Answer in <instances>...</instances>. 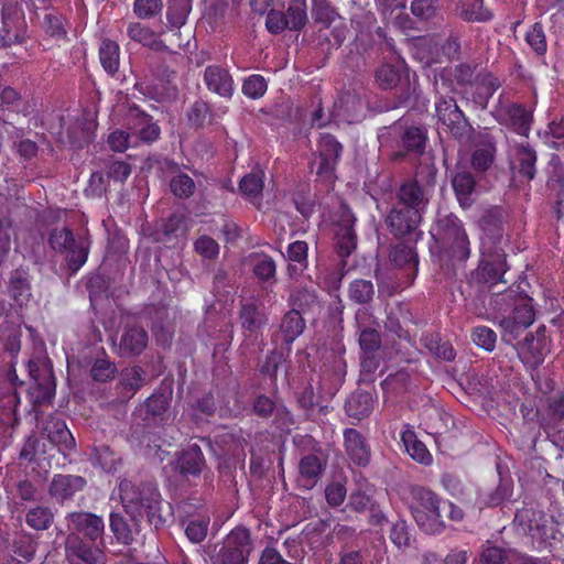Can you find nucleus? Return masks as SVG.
I'll return each instance as SVG.
<instances>
[{
    "label": "nucleus",
    "instance_id": "58",
    "mask_svg": "<svg viewBox=\"0 0 564 564\" xmlns=\"http://www.w3.org/2000/svg\"><path fill=\"white\" fill-rule=\"evenodd\" d=\"M312 15L316 23L328 28L338 18L336 9L327 0H314Z\"/></svg>",
    "mask_w": 564,
    "mask_h": 564
},
{
    "label": "nucleus",
    "instance_id": "16",
    "mask_svg": "<svg viewBox=\"0 0 564 564\" xmlns=\"http://www.w3.org/2000/svg\"><path fill=\"white\" fill-rule=\"evenodd\" d=\"M252 413L261 419L273 416V423L280 431L289 430L294 424L292 413L283 403H276L272 398L260 393L252 401Z\"/></svg>",
    "mask_w": 564,
    "mask_h": 564
},
{
    "label": "nucleus",
    "instance_id": "2",
    "mask_svg": "<svg viewBox=\"0 0 564 564\" xmlns=\"http://www.w3.org/2000/svg\"><path fill=\"white\" fill-rule=\"evenodd\" d=\"M375 82L382 90H393V96L383 102L381 109L384 111L409 108L424 111L425 100L420 101L416 82L410 80L408 68L403 64H382L375 72Z\"/></svg>",
    "mask_w": 564,
    "mask_h": 564
},
{
    "label": "nucleus",
    "instance_id": "62",
    "mask_svg": "<svg viewBox=\"0 0 564 564\" xmlns=\"http://www.w3.org/2000/svg\"><path fill=\"white\" fill-rule=\"evenodd\" d=\"M377 328L372 327L357 332L361 354H378L381 348V336Z\"/></svg>",
    "mask_w": 564,
    "mask_h": 564
},
{
    "label": "nucleus",
    "instance_id": "27",
    "mask_svg": "<svg viewBox=\"0 0 564 564\" xmlns=\"http://www.w3.org/2000/svg\"><path fill=\"white\" fill-rule=\"evenodd\" d=\"M130 516L128 520L121 512H111L109 516V527L116 540L123 545H130L134 540V533L139 532V519L134 511L127 512Z\"/></svg>",
    "mask_w": 564,
    "mask_h": 564
},
{
    "label": "nucleus",
    "instance_id": "31",
    "mask_svg": "<svg viewBox=\"0 0 564 564\" xmlns=\"http://www.w3.org/2000/svg\"><path fill=\"white\" fill-rule=\"evenodd\" d=\"M427 131L424 127H408L401 135V147L404 151L395 152L392 156L393 160L403 159L405 153L422 155L425 151Z\"/></svg>",
    "mask_w": 564,
    "mask_h": 564
},
{
    "label": "nucleus",
    "instance_id": "55",
    "mask_svg": "<svg viewBox=\"0 0 564 564\" xmlns=\"http://www.w3.org/2000/svg\"><path fill=\"white\" fill-rule=\"evenodd\" d=\"M424 346L431 354L440 359L446 361H452L455 359V351L452 344L449 341L442 340L438 334H431L425 336Z\"/></svg>",
    "mask_w": 564,
    "mask_h": 564
},
{
    "label": "nucleus",
    "instance_id": "20",
    "mask_svg": "<svg viewBox=\"0 0 564 564\" xmlns=\"http://www.w3.org/2000/svg\"><path fill=\"white\" fill-rule=\"evenodd\" d=\"M149 335L145 328L135 323L123 326L119 341L118 354L123 358L140 356L148 347Z\"/></svg>",
    "mask_w": 564,
    "mask_h": 564
},
{
    "label": "nucleus",
    "instance_id": "50",
    "mask_svg": "<svg viewBox=\"0 0 564 564\" xmlns=\"http://www.w3.org/2000/svg\"><path fill=\"white\" fill-rule=\"evenodd\" d=\"M498 474L500 477L499 484L496 489L490 492L485 501L487 507H497L503 501L509 500L513 492V481L511 477H503L500 470V465H497Z\"/></svg>",
    "mask_w": 564,
    "mask_h": 564
},
{
    "label": "nucleus",
    "instance_id": "59",
    "mask_svg": "<svg viewBox=\"0 0 564 564\" xmlns=\"http://www.w3.org/2000/svg\"><path fill=\"white\" fill-rule=\"evenodd\" d=\"M285 348L281 347L280 350L273 349L268 352L264 361L261 364L259 371L263 376H268L272 383L275 384L279 366L284 360Z\"/></svg>",
    "mask_w": 564,
    "mask_h": 564
},
{
    "label": "nucleus",
    "instance_id": "21",
    "mask_svg": "<svg viewBox=\"0 0 564 564\" xmlns=\"http://www.w3.org/2000/svg\"><path fill=\"white\" fill-rule=\"evenodd\" d=\"M68 530L74 534H83L90 542L101 540L105 531V523L101 517L85 511L72 512L67 516Z\"/></svg>",
    "mask_w": 564,
    "mask_h": 564
},
{
    "label": "nucleus",
    "instance_id": "29",
    "mask_svg": "<svg viewBox=\"0 0 564 564\" xmlns=\"http://www.w3.org/2000/svg\"><path fill=\"white\" fill-rule=\"evenodd\" d=\"M239 321L243 330L250 334L258 333L268 323L263 304L254 300L241 303Z\"/></svg>",
    "mask_w": 564,
    "mask_h": 564
},
{
    "label": "nucleus",
    "instance_id": "19",
    "mask_svg": "<svg viewBox=\"0 0 564 564\" xmlns=\"http://www.w3.org/2000/svg\"><path fill=\"white\" fill-rule=\"evenodd\" d=\"M87 480L78 475L55 474L48 484V496L59 505L73 500L77 492L84 490Z\"/></svg>",
    "mask_w": 564,
    "mask_h": 564
},
{
    "label": "nucleus",
    "instance_id": "49",
    "mask_svg": "<svg viewBox=\"0 0 564 564\" xmlns=\"http://www.w3.org/2000/svg\"><path fill=\"white\" fill-rule=\"evenodd\" d=\"M91 460L95 465L100 466L102 470L113 473L117 470L120 457L110 448V446L101 444L94 447Z\"/></svg>",
    "mask_w": 564,
    "mask_h": 564
},
{
    "label": "nucleus",
    "instance_id": "37",
    "mask_svg": "<svg viewBox=\"0 0 564 564\" xmlns=\"http://www.w3.org/2000/svg\"><path fill=\"white\" fill-rule=\"evenodd\" d=\"M24 24L23 17L3 15L0 29V48H8L14 43H24L26 39Z\"/></svg>",
    "mask_w": 564,
    "mask_h": 564
},
{
    "label": "nucleus",
    "instance_id": "61",
    "mask_svg": "<svg viewBox=\"0 0 564 564\" xmlns=\"http://www.w3.org/2000/svg\"><path fill=\"white\" fill-rule=\"evenodd\" d=\"M547 426L557 434L564 426V395L555 397L549 404Z\"/></svg>",
    "mask_w": 564,
    "mask_h": 564
},
{
    "label": "nucleus",
    "instance_id": "36",
    "mask_svg": "<svg viewBox=\"0 0 564 564\" xmlns=\"http://www.w3.org/2000/svg\"><path fill=\"white\" fill-rule=\"evenodd\" d=\"M375 408V399L368 391L356 390L345 402V411L349 417L361 421L368 417Z\"/></svg>",
    "mask_w": 564,
    "mask_h": 564
},
{
    "label": "nucleus",
    "instance_id": "64",
    "mask_svg": "<svg viewBox=\"0 0 564 564\" xmlns=\"http://www.w3.org/2000/svg\"><path fill=\"white\" fill-rule=\"evenodd\" d=\"M116 365L107 358H97L90 369L91 378L97 382H107L115 378Z\"/></svg>",
    "mask_w": 564,
    "mask_h": 564
},
{
    "label": "nucleus",
    "instance_id": "39",
    "mask_svg": "<svg viewBox=\"0 0 564 564\" xmlns=\"http://www.w3.org/2000/svg\"><path fill=\"white\" fill-rule=\"evenodd\" d=\"M409 241H400L392 246L390 250V260L395 267L405 268L411 271L409 275L414 278L417 272L419 257L414 247Z\"/></svg>",
    "mask_w": 564,
    "mask_h": 564
},
{
    "label": "nucleus",
    "instance_id": "57",
    "mask_svg": "<svg viewBox=\"0 0 564 564\" xmlns=\"http://www.w3.org/2000/svg\"><path fill=\"white\" fill-rule=\"evenodd\" d=\"M368 553V550L361 547L358 542L355 544L345 543L339 552L338 564H365Z\"/></svg>",
    "mask_w": 564,
    "mask_h": 564
},
{
    "label": "nucleus",
    "instance_id": "5",
    "mask_svg": "<svg viewBox=\"0 0 564 564\" xmlns=\"http://www.w3.org/2000/svg\"><path fill=\"white\" fill-rule=\"evenodd\" d=\"M412 516L416 524L427 534H440L445 530L442 499L431 489L416 486L411 490Z\"/></svg>",
    "mask_w": 564,
    "mask_h": 564
},
{
    "label": "nucleus",
    "instance_id": "52",
    "mask_svg": "<svg viewBox=\"0 0 564 564\" xmlns=\"http://www.w3.org/2000/svg\"><path fill=\"white\" fill-rule=\"evenodd\" d=\"M99 56L105 70L113 75L119 68V45L111 40L102 41Z\"/></svg>",
    "mask_w": 564,
    "mask_h": 564
},
{
    "label": "nucleus",
    "instance_id": "34",
    "mask_svg": "<svg viewBox=\"0 0 564 564\" xmlns=\"http://www.w3.org/2000/svg\"><path fill=\"white\" fill-rule=\"evenodd\" d=\"M500 86V80L490 73L477 76L470 97L473 105L480 110H486L490 98Z\"/></svg>",
    "mask_w": 564,
    "mask_h": 564
},
{
    "label": "nucleus",
    "instance_id": "33",
    "mask_svg": "<svg viewBox=\"0 0 564 564\" xmlns=\"http://www.w3.org/2000/svg\"><path fill=\"white\" fill-rule=\"evenodd\" d=\"M452 186L459 205L468 208L474 203L473 194L476 188V181L473 173L465 167H456L452 176Z\"/></svg>",
    "mask_w": 564,
    "mask_h": 564
},
{
    "label": "nucleus",
    "instance_id": "4",
    "mask_svg": "<svg viewBox=\"0 0 564 564\" xmlns=\"http://www.w3.org/2000/svg\"><path fill=\"white\" fill-rule=\"evenodd\" d=\"M478 265L467 276V284L476 293H485L498 283H507L505 274L509 267L506 253L500 247H487L486 242L480 248Z\"/></svg>",
    "mask_w": 564,
    "mask_h": 564
},
{
    "label": "nucleus",
    "instance_id": "18",
    "mask_svg": "<svg viewBox=\"0 0 564 564\" xmlns=\"http://www.w3.org/2000/svg\"><path fill=\"white\" fill-rule=\"evenodd\" d=\"M42 435L66 457L76 447V442L64 420L50 415L43 423Z\"/></svg>",
    "mask_w": 564,
    "mask_h": 564
},
{
    "label": "nucleus",
    "instance_id": "43",
    "mask_svg": "<svg viewBox=\"0 0 564 564\" xmlns=\"http://www.w3.org/2000/svg\"><path fill=\"white\" fill-rule=\"evenodd\" d=\"M289 303L292 308L300 310L301 315L314 311L315 307H321L316 291L307 286L295 288L290 294Z\"/></svg>",
    "mask_w": 564,
    "mask_h": 564
},
{
    "label": "nucleus",
    "instance_id": "60",
    "mask_svg": "<svg viewBox=\"0 0 564 564\" xmlns=\"http://www.w3.org/2000/svg\"><path fill=\"white\" fill-rule=\"evenodd\" d=\"M460 18L467 22H488L492 19V13L484 6L482 0H474L463 8Z\"/></svg>",
    "mask_w": 564,
    "mask_h": 564
},
{
    "label": "nucleus",
    "instance_id": "30",
    "mask_svg": "<svg viewBox=\"0 0 564 564\" xmlns=\"http://www.w3.org/2000/svg\"><path fill=\"white\" fill-rule=\"evenodd\" d=\"M305 329V321L300 314V310L291 308L284 314L280 324V332L282 344L281 347L285 348L286 355L291 351L292 343Z\"/></svg>",
    "mask_w": 564,
    "mask_h": 564
},
{
    "label": "nucleus",
    "instance_id": "32",
    "mask_svg": "<svg viewBox=\"0 0 564 564\" xmlns=\"http://www.w3.org/2000/svg\"><path fill=\"white\" fill-rule=\"evenodd\" d=\"M326 468V462L322 460L315 454H308L301 458L299 463L300 485L306 489H312L322 478Z\"/></svg>",
    "mask_w": 564,
    "mask_h": 564
},
{
    "label": "nucleus",
    "instance_id": "15",
    "mask_svg": "<svg viewBox=\"0 0 564 564\" xmlns=\"http://www.w3.org/2000/svg\"><path fill=\"white\" fill-rule=\"evenodd\" d=\"M29 373L34 383L30 387V394L34 405L50 404L55 395V378L52 368L40 367L36 362L29 361Z\"/></svg>",
    "mask_w": 564,
    "mask_h": 564
},
{
    "label": "nucleus",
    "instance_id": "23",
    "mask_svg": "<svg viewBox=\"0 0 564 564\" xmlns=\"http://www.w3.org/2000/svg\"><path fill=\"white\" fill-rule=\"evenodd\" d=\"M355 216L349 209L343 210L335 230V248L340 258H346L357 247V236L354 229Z\"/></svg>",
    "mask_w": 564,
    "mask_h": 564
},
{
    "label": "nucleus",
    "instance_id": "63",
    "mask_svg": "<svg viewBox=\"0 0 564 564\" xmlns=\"http://www.w3.org/2000/svg\"><path fill=\"white\" fill-rule=\"evenodd\" d=\"M262 177L263 172L260 170L245 175L239 183L240 192L249 197L259 196L263 189Z\"/></svg>",
    "mask_w": 564,
    "mask_h": 564
},
{
    "label": "nucleus",
    "instance_id": "53",
    "mask_svg": "<svg viewBox=\"0 0 564 564\" xmlns=\"http://www.w3.org/2000/svg\"><path fill=\"white\" fill-rule=\"evenodd\" d=\"M187 120L191 127L196 129L205 127L212 121V110L209 105L203 99H197L187 110Z\"/></svg>",
    "mask_w": 564,
    "mask_h": 564
},
{
    "label": "nucleus",
    "instance_id": "22",
    "mask_svg": "<svg viewBox=\"0 0 564 564\" xmlns=\"http://www.w3.org/2000/svg\"><path fill=\"white\" fill-rule=\"evenodd\" d=\"M506 213L501 207H491L487 209L479 219V226L482 231L481 245L486 242L487 247H499L498 243L503 237V224Z\"/></svg>",
    "mask_w": 564,
    "mask_h": 564
},
{
    "label": "nucleus",
    "instance_id": "25",
    "mask_svg": "<svg viewBox=\"0 0 564 564\" xmlns=\"http://www.w3.org/2000/svg\"><path fill=\"white\" fill-rule=\"evenodd\" d=\"M431 194L417 185L416 181H404L395 193V204L406 206L409 208H417V212L424 213Z\"/></svg>",
    "mask_w": 564,
    "mask_h": 564
},
{
    "label": "nucleus",
    "instance_id": "13",
    "mask_svg": "<svg viewBox=\"0 0 564 564\" xmlns=\"http://www.w3.org/2000/svg\"><path fill=\"white\" fill-rule=\"evenodd\" d=\"M172 384H161L135 411L142 421L167 424L171 419Z\"/></svg>",
    "mask_w": 564,
    "mask_h": 564
},
{
    "label": "nucleus",
    "instance_id": "26",
    "mask_svg": "<svg viewBox=\"0 0 564 564\" xmlns=\"http://www.w3.org/2000/svg\"><path fill=\"white\" fill-rule=\"evenodd\" d=\"M205 465V457L197 444L189 445L178 453L174 470L183 477H198Z\"/></svg>",
    "mask_w": 564,
    "mask_h": 564
},
{
    "label": "nucleus",
    "instance_id": "9",
    "mask_svg": "<svg viewBox=\"0 0 564 564\" xmlns=\"http://www.w3.org/2000/svg\"><path fill=\"white\" fill-rule=\"evenodd\" d=\"M438 121L445 126L451 135L459 142H468L474 128L453 97L440 96L435 101Z\"/></svg>",
    "mask_w": 564,
    "mask_h": 564
},
{
    "label": "nucleus",
    "instance_id": "54",
    "mask_svg": "<svg viewBox=\"0 0 564 564\" xmlns=\"http://www.w3.org/2000/svg\"><path fill=\"white\" fill-rule=\"evenodd\" d=\"M437 167L431 161L424 160L416 169L415 176L411 178L416 181L427 193L432 194L436 184Z\"/></svg>",
    "mask_w": 564,
    "mask_h": 564
},
{
    "label": "nucleus",
    "instance_id": "14",
    "mask_svg": "<svg viewBox=\"0 0 564 564\" xmlns=\"http://www.w3.org/2000/svg\"><path fill=\"white\" fill-rule=\"evenodd\" d=\"M343 152L341 143L332 134L324 133L318 141V166L316 175L319 181L333 186L336 181V166Z\"/></svg>",
    "mask_w": 564,
    "mask_h": 564
},
{
    "label": "nucleus",
    "instance_id": "40",
    "mask_svg": "<svg viewBox=\"0 0 564 564\" xmlns=\"http://www.w3.org/2000/svg\"><path fill=\"white\" fill-rule=\"evenodd\" d=\"M496 154V142L492 135L485 133L478 148L471 155V165L478 172L487 171L494 163Z\"/></svg>",
    "mask_w": 564,
    "mask_h": 564
},
{
    "label": "nucleus",
    "instance_id": "17",
    "mask_svg": "<svg viewBox=\"0 0 564 564\" xmlns=\"http://www.w3.org/2000/svg\"><path fill=\"white\" fill-rule=\"evenodd\" d=\"M66 556L70 564H105L106 555L98 545L70 533L66 539Z\"/></svg>",
    "mask_w": 564,
    "mask_h": 564
},
{
    "label": "nucleus",
    "instance_id": "41",
    "mask_svg": "<svg viewBox=\"0 0 564 564\" xmlns=\"http://www.w3.org/2000/svg\"><path fill=\"white\" fill-rule=\"evenodd\" d=\"M377 291L373 282L366 279H356L348 285V300L357 305H372Z\"/></svg>",
    "mask_w": 564,
    "mask_h": 564
},
{
    "label": "nucleus",
    "instance_id": "24",
    "mask_svg": "<svg viewBox=\"0 0 564 564\" xmlns=\"http://www.w3.org/2000/svg\"><path fill=\"white\" fill-rule=\"evenodd\" d=\"M9 297L22 307L32 297L31 275L28 268L19 267L10 272L7 284Z\"/></svg>",
    "mask_w": 564,
    "mask_h": 564
},
{
    "label": "nucleus",
    "instance_id": "8",
    "mask_svg": "<svg viewBox=\"0 0 564 564\" xmlns=\"http://www.w3.org/2000/svg\"><path fill=\"white\" fill-rule=\"evenodd\" d=\"M308 23L306 0H288L285 11L271 9L265 18V29L272 35L289 30L301 32Z\"/></svg>",
    "mask_w": 564,
    "mask_h": 564
},
{
    "label": "nucleus",
    "instance_id": "56",
    "mask_svg": "<svg viewBox=\"0 0 564 564\" xmlns=\"http://www.w3.org/2000/svg\"><path fill=\"white\" fill-rule=\"evenodd\" d=\"M510 552L511 550L509 549L491 544L487 541L479 553V562L480 564H505L509 560Z\"/></svg>",
    "mask_w": 564,
    "mask_h": 564
},
{
    "label": "nucleus",
    "instance_id": "7",
    "mask_svg": "<svg viewBox=\"0 0 564 564\" xmlns=\"http://www.w3.org/2000/svg\"><path fill=\"white\" fill-rule=\"evenodd\" d=\"M422 215L423 213L417 212V208L394 203L384 218V224L394 238L416 242L423 236L420 229Z\"/></svg>",
    "mask_w": 564,
    "mask_h": 564
},
{
    "label": "nucleus",
    "instance_id": "3",
    "mask_svg": "<svg viewBox=\"0 0 564 564\" xmlns=\"http://www.w3.org/2000/svg\"><path fill=\"white\" fill-rule=\"evenodd\" d=\"M119 489L126 512L134 511L138 519L145 516L149 524L155 530L165 525L169 512L164 514L162 510V498L156 486L152 482L134 486L124 480Z\"/></svg>",
    "mask_w": 564,
    "mask_h": 564
},
{
    "label": "nucleus",
    "instance_id": "45",
    "mask_svg": "<svg viewBox=\"0 0 564 564\" xmlns=\"http://www.w3.org/2000/svg\"><path fill=\"white\" fill-rule=\"evenodd\" d=\"M401 440L408 452V454L416 462L423 465H430L432 463V455L427 451L423 442L417 440L413 431L406 430L402 432Z\"/></svg>",
    "mask_w": 564,
    "mask_h": 564
},
{
    "label": "nucleus",
    "instance_id": "38",
    "mask_svg": "<svg viewBox=\"0 0 564 564\" xmlns=\"http://www.w3.org/2000/svg\"><path fill=\"white\" fill-rule=\"evenodd\" d=\"M536 152L529 143H520L514 149L513 170L527 181H532L536 174Z\"/></svg>",
    "mask_w": 564,
    "mask_h": 564
},
{
    "label": "nucleus",
    "instance_id": "1",
    "mask_svg": "<svg viewBox=\"0 0 564 564\" xmlns=\"http://www.w3.org/2000/svg\"><path fill=\"white\" fill-rule=\"evenodd\" d=\"M430 252L437 254L442 263L452 265L465 263L470 257V245L459 218L454 214H438L431 229Z\"/></svg>",
    "mask_w": 564,
    "mask_h": 564
},
{
    "label": "nucleus",
    "instance_id": "42",
    "mask_svg": "<svg viewBox=\"0 0 564 564\" xmlns=\"http://www.w3.org/2000/svg\"><path fill=\"white\" fill-rule=\"evenodd\" d=\"M140 316L151 322V329L159 340L167 341L169 334L163 329L167 310L162 303L145 305L140 312Z\"/></svg>",
    "mask_w": 564,
    "mask_h": 564
},
{
    "label": "nucleus",
    "instance_id": "46",
    "mask_svg": "<svg viewBox=\"0 0 564 564\" xmlns=\"http://www.w3.org/2000/svg\"><path fill=\"white\" fill-rule=\"evenodd\" d=\"M152 423L150 421L134 422L130 427V441L140 447H159L156 444L159 437L151 432Z\"/></svg>",
    "mask_w": 564,
    "mask_h": 564
},
{
    "label": "nucleus",
    "instance_id": "10",
    "mask_svg": "<svg viewBox=\"0 0 564 564\" xmlns=\"http://www.w3.org/2000/svg\"><path fill=\"white\" fill-rule=\"evenodd\" d=\"M253 549L254 543L250 530L242 525L236 527L225 538L217 554V563L248 564Z\"/></svg>",
    "mask_w": 564,
    "mask_h": 564
},
{
    "label": "nucleus",
    "instance_id": "12",
    "mask_svg": "<svg viewBox=\"0 0 564 564\" xmlns=\"http://www.w3.org/2000/svg\"><path fill=\"white\" fill-rule=\"evenodd\" d=\"M521 360L532 369L543 364L551 351V338L545 325H540L535 332H530L523 340L517 344Z\"/></svg>",
    "mask_w": 564,
    "mask_h": 564
},
{
    "label": "nucleus",
    "instance_id": "44",
    "mask_svg": "<svg viewBox=\"0 0 564 564\" xmlns=\"http://www.w3.org/2000/svg\"><path fill=\"white\" fill-rule=\"evenodd\" d=\"M173 176L170 180V188L174 196L178 198H189L196 191L194 180L178 169L176 164H171Z\"/></svg>",
    "mask_w": 564,
    "mask_h": 564
},
{
    "label": "nucleus",
    "instance_id": "35",
    "mask_svg": "<svg viewBox=\"0 0 564 564\" xmlns=\"http://www.w3.org/2000/svg\"><path fill=\"white\" fill-rule=\"evenodd\" d=\"M344 438L346 452L351 460L359 466H366L370 459V449L361 433L355 429H346Z\"/></svg>",
    "mask_w": 564,
    "mask_h": 564
},
{
    "label": "nucleus",
    "instance_id": "28",
    "mask_svg": "<svg viewBox=\"0 0 564 564\" xmlns=\"http://www.w3.org/2000/svg\"><path fill=\"white\" fill-rule=\"evenodd\" d=\"M204 82L207 88L224 98H231L234 94V79L226 68L209 65L204 72Z\"/></svg>",
    "mask_w": 564,
    "mask_h": 564
},
{
    "label": "nucleus",
    "instance_id": "6",
    "mask_svg": "<svg viewBox=\"0 0 564 564\" xmlns=\"http://www.w3.org/2000/svg\"><path fill=\"white\" fill-rule=\"evenodd\" d=\"M47 243L57 253L64 256V261L70 274L76 273L87 261L89 240L75 236L68 227L53 228L48 232Z\"/></svg>",
    "mask_w": 564,
    "mask_h": 564
},
{
    "label": "nucleus",
    "instance_id": "48",
    "mask_svg": "<svg viewBox=\"0 0 564 564\" xmlns=\"http://www.w3.org/2000/svg\"><path fill=\"white\" fill-rule=\"evenodd\" d=\"M26 524L36 531L47 530L54 522V513L48 507L36 506L25 514Z\"/></svg>",
    "mask_w": 564,
    "mask_h": 564
},
{
    "label": "nucleus",
    "instance_id": "11",
    "mask_svg": "<svg viewBox=\"0 0 564 564\" xmlns=\"http://www.w3.org/2000/svg\"><path fill=\"white\" fill-rule=\"evenodd\" d=\"M491 115L500 124L508 127L519 135H529L533 122V111L527 108V106L503 101L500 96Z\"/></svg>",
    "mask_w": 564,
    "mask_h": 564
},
{
    "label": "nucleus",
    "instance_id": "47",
    "mask_svg": "<svg viewBox=\"0 0 564 564\" xmlns=\"http://www.w3.org/2000/svg\"><path fill=\"white\" fill-rule=\"evenodd\" d=\"M192 10V0H167L166 18L172 28L180 29Z\"/></svg>",
    "mask_w": 564,
    "mask_h": 564
},
{
    "label": "nucleus",
    "instance_id": "51",
    "mask_svg": "<svg viewBox=\"0 0 564 564\" xmlns=\"http://www.w3.org/2000/svg\"><path fill=\"white\" fill-rule=\"evenodd\" d=\"M509 316L522 323V326L529 327L535 318L532 299L528 295L518 294L514 301V307Z\"/></svg>",
    "mask_w": 564,
    "mask_h": 564
}]
</instances>
